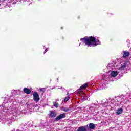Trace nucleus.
Returning a JSON list of instances; mask_svg holds the SVG:
<instances>
[{
	"label": "nucleus",
	"mask_w": 131,
	"mask_h": 131,
	"mask_svg": "<svg viewBox=\"0 0 131 131\" xmlns=\"http://www.w3.org/2000/svg\"><path fill=\"white\" fill-rule=\"evenodd\" d=\"M81 41L84 42L88 47H97L99 45H101L100 40L96 39V37L91 36H85L83 38L80 39Z\"/></svg>",
	"instance_id": "f257e3e1"
},
{
	"label": "nucleus",
	"mask_w": 131,
	"mask_h": 131,
	"mask_svg": "<svg viewBox=\"0 0 131 131\" xmlns=\"http://www.w3.org/2000/svg\"><path fill=\"white\" fill-rule=\"evenodd\" d=\"M89 85V83H86L83 84L82 86H81L77 91V95H80L81 94H82V91H83V90H85L86 88H88V86Z\"/></svg>",
	"instance_id": "f03ea898"
},
{
	"label": "nucleus",
	"mask_w": 131,
	"mask_h": 131,
	"mask_svg": "<svg viewBox=\"0 0 131 131\" xmlns=\"http://www.w3.org/2000/svg\"><path fill=\"white\" fill-rule=\"evenodd\" d=\"M33 100L35 102H39V94L36 92H34L33 94Z\"/></svg>",
	"instance_id": "7ed1b4c3"
},
{
	"label": "nucleus",
	"mask_w": 131,
	"mask_h": 131,
	"mask_svg": "<svg viewBox=\"0 0 131 131\" xmlns=\"http://www.w3.org/2000/svg\"><path fill=\"white\" fill-rule=\"evenodd\" d=\"M66 118V114H65V113H63V114H60L56 118H55V121H59V120H61V119H62V118Z\"/></svg>",
	"instance_id": "20e7f679"
},
{
	"label": "nucleus",
	"mask_w": 131,
	"mask_h": 131,
	"mask_svg": "<svg viewBox=\"0 0 131 131\" xmlns=\"http://www.w3.org/2000/svg\"><path fill=\"white\" fill-rule=\"evenodd\" d=\"M49 112V116L51 118H55L57 116V113L55 111H50Z\"/></svg>",
	"instance_id": "39448f33"
},
{
	"label": "nucleus",
	"mask_w": 131,
	"mask_h": 131,
	"mask_svg": "<svg viewBox=\"0 0 131 131\" xmlns=\"http://www.w3.org/2000/svg\"><path fill=\"white\" fill-rule=\"evenodd\" d=\"M123 53V55H122V58H127V57H129L130 55V53L128 51H124Z\"/></svg>",
	"instance_id": "423d86ee"
},
{
	"label": "nucleus",
	"mask_w": 131,
	"mask_h": 131,
	"mask_svg": "<svg viewBox=\"0 0 131 131\" xmlns=\"http://www.w3.org/2000/svg\"><path fill=\"white\" fill-rule=\"evenodd\" d=\"M89 126V125L86 126H82L78 127L77 131H87L86 127Z\"/></svg>",
	"instance_id": "0eeeda50"
},
{
	"label": "nucleus",
	"mask_w": 131,
	"mask_h": 131,
	"mask_svg": "<svg viewBox=\"0 0 131 131\" xmlns=\"http://www.w3.org/2000/svg\"><path fill=\"white\" fill-rule=\"evenodd\" d=\"M23 91L25 93V94H27V95H29L30 94H31V90L27 88H24Z\"/></svg>",
	"instance_id": "6e6552de"
},
{
	"label": "nucleus",
	"mask_w": 131,
	"mask_h": 131,
	"mask_svg": "<svg viewBox=\"0 0 131 131\" xmlns=\"http://www.w3.org/2000/svg\"><path fill=\"white\" fill-rule=\"evenodd\" d=\"M118 74V73H117V71H113L111 73V75L113 77H115L117 76Z\"/></svg>",
	"instance_id": "1a4fd4ad"
},
{
	"label": "nucleus",
	"mask_w": 131,
	"mask_h": 131,
	"mask_svg": "<svg viewBox=\"0 0 131 131\" xmlns=\"http://www.w3.org/2000/svg\"><path fill=\"white\" fill-rule=\"evenodd\" d=\"M122 112H123V110L121 108H119V109H118V110L116 113L117 115H119L121 114V113H122Z\"/></svg>",
	"instance_id": "9d476101"
},
{
	"label": "nucleus",
	"mask_w": 131,
	"mask_h": 131,
	"mask_svg": "<svg viewBox=\"0 0 131 131\" xmlns=\"http://www.w3.org/2000/svg\"><path fill=\"white\" fill-rule=\"evenodd\" d=\"M89 128L90 129H94L95 128H96V125L95 124L93 123H90L89 124Z\"/></svg>",
	"instance_id": "9b49d317"
},
{
	"label": "nucleus",
	"mask_w": 131,
	"mask_h": 131,
	"mask_svg": "<svg viewBox=\"0 0 131 131\" xmlns=\"http://www.w3.org/2000/svg\"><path fill=\"white\" fill-rule=\"evenodd\" d=\"M67 95L68 96L65 97L64 99L65 102H67L69 100V99H70V98L69 97V93H67Z\"/></svg>",
	"instance_id": "f8f14e48"
},
{
	"label": "nucleus",
	"mask_w": 131,
	"mask_h": 131,
	"mask_svg": "<svg viewBox=\"0 0 131 131\" xmlns=\"http://www.w3.org/2000/svg\"><path fill=\"white\" fill-rule=\"evenodd\" d=\"M71 108L70 107H64V112H68V111H70Z\"/></svg>",
	"instance_id": "ddd939ff"
},
{
	"label": "nucleus",
	"mask_w": 131,
	"mask_h": 131,
	"mask_svg": "<svg viewBox=\"0 0 131 131\" xmlns=\"http://www.w3.org/2000/svg\"><path fill=\"white\" fill-rule=\"evenodd\" d=\"M46 90H47V88H39V91H41V92H43V93H45V92H46Z\"/></svg>",
	"instance_id": "4468645a"
},
{
	"label": "nucleus",
	"mask_w": 131,
	"mask_h": 131,
	"mask_svg": "<svg viewBox=\"0 0 131 131\" xmlns=\"http://www.w3.org/2000/svg\"><path fill=\"white\" fill-rule=\"evenodd\" d=\"M53 105H54V107H55V108H58V107H59V104L57 102L54 103Z\"/></svg>",
	"instance_id": "2eb2a0df"
},
{
	"label": "nucleus",
	"mask_w": 131,
	"mask_h": 131,
	"mask_svg": "<svg viewBox=\"0 0 131 131\" xmlns=\"http://www.w3.org/2000/svg\"><path fill=\"white\" fill-rule=\"evenodd\" d=\"M61 110H62V111H64V109H65V107L62 106L60 108Z\"/></svg>",
	"instance_id": "dca6fc26"
},
{
	"label": "nucleus",
	"mask_w": 131,
	"mask_h": 131,
	"mask_svg": "<svg viewBox=\"0 0 131 131\" xmlns=\"http://www.w3.org/2000/svg\"><path fill=\"white\" fill-rule=\"evenodd\" d=\"M47 52H48V50H45V52H43L44 55L46 54V53H47Z\"/></svg>",
	"instance_id": "f3484780"
},
{
	"label": "nucleus",
	"mask_w": 131,
	"mask_h": 131,
	"mask_svg": "<svg viewBox=\"0 0 131 131\" xmlns=\"http://www.w3.org/2000/svg\"><path fill=\"white\" fill-rule=\"evenodd\" d=\"M64 37H61V39H64Z\"/></svg>",
	"instance_id": "a211bd4d"
},
{
	"label": "nucleus",
	"mask_w": 131,
	"mask_h": 131,
	"mask_svg": "<svg viewBox=\"0 0 131 131\" xmlns=\"http://www.w3.org/2000/svg\"><path fill=\"white\" fill-rule=\"evenodd\" d=\"M63 27H61V29H63Z\"/></svg>",
	"instance_id": "6ab92c4d"
},
{
	"label": "nucleus",
	"mask_w": 131,
	"mask_h": 131,
	"mask_svg": "<svg viewBox=\"0 0 131 131\" xmlns=\"http://www.w3.org/2000/svg\"><path fill=\"white\" fill-rule=\"evenodd\" d=\"M78 19H79V17H78Z\"/></svg>",
	"instance_id": "aec40b11"
},
{
	"label": "nucleus",
	"mask_w": 131,
	"mask_h": 131,
	"mask_svg": "<svg viewBox=\"0 0 131 131\" xmlns=\"http://www.w3.org/2000/svg\"><path fill=\"white\" fill-rule=\"evenodd\" d=\"M84 95H85V93H84Z\"/></svg>",
	"instance_id": "412c9836"
},
{
	"label": "nucleus",
	"mask_w": 131,
	"mask_h": 131,
	"mask_svg": "<svg viewBox=\"0 0 131 131\" xmlns=\"http://www.w3.org/2000/svg\"><path fill=\"white\" fill-rule=\"evenodd\" d=\"M0 6H1V4H0Z\"/></svg>",
	"instance_id": "4be33fe9"
}]
</instances>
